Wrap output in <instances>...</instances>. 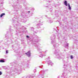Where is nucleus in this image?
<instances>
[{"instance_id": "nucleus-1", "label": "nucleus", "mask_w": 78, "mask_h": 78, "mask_svg": "<svg viewBox=\"0 0 78 78\" xmlns=\"http://www.w3.org/2000/svg\"><path fill=\"white\" fill-rule=\"evenodd\" d=\"M58 50L56 51L55 50L54 52L55 54L56 55V57L58 58H59V54H58Z\"/></svg>"}, {"instance_id": "nucleus-2", "label": "nucleus", "mask_w": 78, "mask_h": 78, "mask_svg": "<svg viewBox=\"0 0 78 78\" xmlns=\"http://www.w3.org/2000/svg\"><path fill=\"white\" fill-rule=\"evenodd\" d=\"M25 54L28 56V57H30L31 56V53L30 51H28V52L26 53Z\"/></svg>"}, {"instance_id": "nucleus-3", "label": "nucleus", "mask_w": 78, "mask_h": 78, "mask_svg": "<svg viewBox=\"0 0 78 78\" xmlns=\"http://www.w3.org/2000/svg\"><path fill=\"white\" fill-rule=\"evenodd\" d=\"M57 44L55 43V44L53 45V46L55 48H57Z\"/></svg>"}, {"instance_id": "nucleus-4", "label": "nucleus", "mask_w": 78, "mask_h": 78, "mask_svg": "<svg viewBox=\"0 0 78 78\" xmlns=\"http://www.w3.org/2000/svg\"><path fill=\"white\" fill-rule=\"evenodd\" d=\"M5 14L3 13L2 14L0 15V17L2 18L3 16H5Z\"/></svg>"}, {"instance_id": "nucleus-5", "label": "nucleus", "mask_w": 78, "mask_h": 78, "mask_svg": "<svg viewBox=\"0 0 78 78\" xmlns=\"http://www.w3.org/2000/svg\"><path fill=\"white\" fill-rule=\"evenodd\" d=\"M68 7H69V10H71V7H70V4L69 3L68 4Z\"/></svg>"}, {"instance_id": "nucleus-6", "label": "nucleus", "mask_w": 78, "mask_h": 78, "mask_svg": "<svg viewBox=\"0 0 78 78\" xmlns=\"http://www.w3.org/2000/svg\"><path fill=\"white\" fill-rule=\"evenodd\" d=\"M67 1H65V2H64V4H65V5H66V6H67Z\"/></svg>"}, {"instance_id": "nucleus-7", "label": "nucleus", "mask_w": 78, "mask_h": 78, "mask_svg": "<svg viewBox=\"0 0 78 78\" xmlns=\"http://www.w3.org/2000/svg\"><path fill=\"white\" fill-rule=\"evenodd\" d=\"M0 62H5V61L3 60H0Z\"/></svg>"}, {"instance_id": "nucleus-8", "label": "nucleus", "mask_w": 78, "mask_h": 78, "mask_svg": "<svg viewBox=\"0 0 78 78\" xmlns=\"http://www.w3.org/2000/svg\"><path fill=\"white\" fill-rule=\"evenodd\" d=\"M64 45H66L65 47H68L69 44L66 43V44H64Z\"/></svg>"}, {"instance_id": "nucleus-9", "label": "nucleus", "mask_w": 78, "mask_h": 78, "mask_svg": "<svg viewBox=\"0 0 78 78\" xmlns=\"http://www.w3.org/2000/svg\"><path fill=\"white\" fill-rule=\"evenodd\" d=\"M49 64H53V63H52V62H51L50 61L49 62Z\"/></svg>"}, {"instance_id": "nucleus-10", "label": "nucleus", "mask_w": 78, "mask_h": 78, "mask_svg": "<svg viewBox=\"0 0 78 78\" xmlns=\"http://www.w3.org/2000/svg\"><path fill=\"white\" fill-rule=\"evenodd\" d=\"M55 42V40H53V41H51V44H54Z\"/></svg>"}, {"instance_id": "nucleus-11", "label": "nucleus", "mask_w": 78, "mask_h": 78, "mask_svg": "<svg viewBox=\"0 0 78 78\" xmlns=\"http://www.w3.org/2000/svg\"><path fill=\"white\" fill-rule=\"evenodd\" d=\"M71 58L73 59V55H71Z\"/></svg>"}, {"instance_id": "nucleus-12", "label": "nucleus", "mask_w": 78, "mask_h": 78, "mask_svg": "<svg viewBox=\"0 0 78 78\" xmlns=\"http://www.w3.org/2000/svg\"><path fill=\"white\" fill-rule=\"evenodd\" d=\"M2 75V73L1 72H0V75Z\"/></svg>"}, {"instance_id": "nucleus-13", "label": "nucleus", "mask_w": 78, "mask_h": 78, "mask_svg": "<svg viewBox=\"0 0 78 78\" xmlns=\"http://www.w3.org/2000/svg\"><path fill=\"white\" fill-rule=\"evenodd\" d=\"M8 53V50L6 51V53L7 54Z\"/></svg>"}, {"instance_id": "nucleus-14", "label": "nucleus", "mask_w": 78, "mask_h": 78, "mask_svg": "<svg viewBox=\"0 0 78 78\" xmlns=\"http://www.w3.org/2000/svg\"><path fill=\"white\" fill-rule=\"evenodd\" d=\"M27 38H29V36H27Z\"/></svg>"}, {"instance_id": "nucleus-15", "label": "nucleus", "mask_w": 78, "mask_h": 78, "mask_svg": "<svg viewBox=\"0 0 78 78\" xmlns=\"http://www.w3.org/2000/svg\"><path fill=\"white\" fill-rule=\"evenodd\" d=\"M40 25V24H37V26H38V25Z\"/></svg>"}, {"instance_id": "nucleus-16", "label": "nucleus", "mask_w": 78, "mask_h": 78, "mask_svg": "<svg viewBox=\"0 0 78 78\" xmlns=\"http://www.w3.org/2000/svg\"><path fill=\"white\" fill-rule=\"evenodd\" d=\"M28 12H30V11H28Z\"/></svg>"}, {"instance_id": "nucleus-17", "label": "nucleus", "mask_w": 78, "mask_h": 78, "mask_svg": "<svg viewBox=\"0 0 78 78\" xmlns=\"http://www.w3.org/2000/svg\"><path fill=\"white\" fill-rule=\"evenodd\" d=\"M45 52H47L45 51Z\"/></svg>"}]
</instances>
